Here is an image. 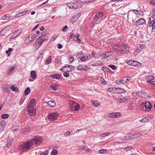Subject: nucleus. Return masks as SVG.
Returning <instances> with one entry per match:
<instances>
[{"mask_svg": "<svg viewBox=\"0 0 155 155\" xmlns=\"http://www.w3.org/2000/svg\"><path fill=\"white\" fill-rule=\"evenodd\" d=\"M42 140L41 137L38 136H35L33 139L20 145L19 146V148L22 152L26 151L29 149L31 147L33 146L34 144L37 145L40 144Z\"/></svg>", "mask_w": 155, "mask_h": 155, "instance_id": "f257e3e1", "label": "nucleus"}, {"mask_svg": "<svg viewBox=\"0 0 155 155\" xmlns=\"http://www.w3.org/2000/svg\"><path fill=\"white\" fill-rule=\"evenodd\" d=\"M117 46L118 48H115V51L116 52H122L124 51H128L129 49V46L127 44L125 43H120L118 44Z\"/></svg>", "mask_w": 155, "mask_h": 155, "instance_id": "f03ea898", "label": "nucleus"}, {"mask_svg": "<svg viewBox=\"0 0 155 155\" xmlns=\"http://www.w3.org/2000/svg\"><path fill=\"white\" fill-rule=\"evenodd\" d=\"M69 105L71 109L73 111H77L79 110L80 108L79 104L72 101L69 103Z\"/></svg>", "mask_w": 155, "mask_h": 155, "instance_id": "7ed1b4c3", "label": "nucleus"}, {"mask_svg": "<svg viewBox=\"0 0 155 155\" xmlns=\"http://www.w3.org/2000/svg\"><path fill=\"white\" fill-rule=\"evenodd\" d=\"M67 5L70 8L78 9L81 7V5L73 2L67 3Z\"/></svg>", "mask_w": 155, "mask_h": 155, "instance_id": "20e7f679", "label": "nucleus"}, {"mask_svg": "<svg viewBox=\"0 0 155 155\" xmlns=\"http://www.w3.org/2000/svg\"><path fill=\"white\" fill-rule=\"evenodd\" d=\"M103 15V14L102 12H100L97 13L95 15L94 18L93 22V23H95L97 20L101 18Z\"/></svg>", "mask_w": 155, "mask_h": 155, "instance_id": "39448f33", "label": "nucleus"}, {"mask_svg": "<svg viewBox=\"0 0 155 155\" xmlns=\"http://www.w3.org/2000/svg\"><path fill=\"white\" fill-rule=\"evenodd\" d=\"M58 116L57 113H52L48 116V118L51 121H54L57 119Z\"/></svg>", "mask_w": 155, "mask_h": 155, "instance_id": "423d86ee", "label": "nucleus"}, {"mask_svg": "<svg viewBox=\"0 0 155 155\" xmlns=\"http://www.w3.org/2000/svg\"><path fill=\"white\" fill-rule=\"evenodd\" d=\"M127 63L130 65L136 67H139L141 65L140 63L139 62L133 60L128 61Z\"/></svg>", "mask_w": 155, "mask_h": 155, "instance_id": "0eeeda50", "label": "nucleus"}, {"mask_svg": "<svg viewBox=\"0 0 155 155\" xmlns=\"http://www.w3.org/2000/svg\"><path fill=\"white\" fill-rule=\"evenodd\" d=\"M149 27H152V30L155 29V20L153 17L150 18V22L149 25Z\"/></svg>", "mask_w": 155, "mask_h": 155, "instance_id": "6e6552de", "label": "nucleus"}, {"mask_svg": "<svg viewBox=\"0 0 155 155\" xmlns=\"http://www.w3.org/2000/svg\"><path fill=\"white\" fill-rule=\"evenodd\" d=\"M27 110L30 115H33L36 113V110L34 109L33 107L28 106L27 107Z\"/></svg>", "mask_w": 155, "mask_h": 155, "instance_id": "1a4fd4ad", "label": "nucleus"}, {"mask_svg": "<svg viewBox=\"0 0 155 155\" xmlns=\"http://www.w3.org/2000/svg\"><path fill=\"white\" fill-rule=\"evenodd\" d=\"M38 35L34 33H32L28 35L27 38L29 40V42L31 43L33 41Z\"/></svg>", "mask_w": 155, "mask_h": 155, "instance_id": "9d476101", "label": "nucleus"}, {"mask_svg": "<svg viewBox=\"0 0 155 155\" xmlns=\"http://www.w3.org/2000/svg\"><path fill=\"white\" fill-rule=\"evenodd\" d=\"M120 116L121 114L119 112L110 113L108 115L109 117L111 118H117Z\"/></svg>", "mask_w": 155, "mask_h": 155, "instance_id": "9b49d317", "label": "nucleus"}, {"mask_svg": "<svg viewBox=\"0 0 155 155\" xmlns=\"http://www.w3.org/2000/svg\"><path fill=\"white\" fill-rule=\"evenodd\" d=\"M43 44V42L41 41V38H38L34 45L35 48L38 49Z\"/></svg>", "mask_w": 155, "mask_h": 155, "instance_id": "f8f14e48", "label": "nucleus"}, {"mask_svg": "<svg viewBox=\"0 0 155 155\" xmlns=\"http://www.w3.org/2000/svg\"><path fill=\"white\" fill-rule=\"evenodd\" d=\"M136 94L139 97L145 98L147 97V94L144 91H139L137 92Z\"/></svg>", "mask_w": 155, "mask_h": 155, "instance_id": "ddd939ff", "label": "nucleus"}, {"mask_svg": "<svg viewBox=\"0 0 155 155\" xmlns=\"http://www.w3.org/2000/svg\"><path fill=\"white\" fill-rule=\"evenodd\" d=\"M145 105V109H146L147 111H149L151 108L152 105L151 103L149 101H147L144 103Z\"/></svg>", "mask_w": 155, "mask_h": 155, "instance_id": "4468645a", "label": "nucleus"}, {"mask_svg": "<svg viewBox=\"0 0 155 155\" xmlns=\"http://www.w3.org/2000/svg\"><path fill=\"white\" fill-rule=\"evenodd\" d=\"M145 23V21L143 18H141L136 22V25L138 26L140 25H142Z\"/></svg>", "mask_w": 155, "mask_h": 155, "instance_id": "2eb2a0df", "label": "nucleus"}, {"mask_svg": "<svg viewBox=\"0 0 155 155\" xmlns=\"http://www.w3.org/2000/svg\"><path fill=\"white\" fill-rule=\"evenodd\" d=\"M21 31L20 30H18L16 31L13 34V35L11 38V39H13L17 37L21 32Z\"/></svg>", "mask_w": 155, "mask_h": 155, "instance_id": "dca6fc26", "label": "nucleus"}, {"mask_svg": "<svg viewBox=\"0 0 155 155\" xmlns=\"http://www.w3.org/2000/svg\"><path fill=\"white\" fill-rule=\"evenodd\" d=\"M50 76L56 79H59L60 78V74L58 73L50 74Z\"/></svg>", "mask_w": 155, "mask_h": 155, "instance_id": "f3484780", "label": "nucleus"}, {"mask_svg": "<svg viewBox=\"0 0 155 155\" xmlns=\"http://www.w3.org/2000/svg\"><path fill=\"white\" fill-rule=\"evenodd\" d=\"M131 78L130 77H124L122 78L121 79L122 83L124 84L127 82L131 80Z\"/></svg>", "mask_w": 155, "mask_h": 155, "instance_id": "a211bd4d", "label": "nucleus"}, {"mask_svg": "<svg viewBox=\"0 0 155 155\" xmlns=\"http://www.w3.org/2000/svg\"><path fill=\"white\" fill-rule=\"evenodd\" d=\"M13 142V139L12 138H8L7 140V146L8 148H10L12 146Z\"/></svg>", "mask_w": 155, "mask_h": 155, "instance_id": "6ab92c4d", "label": "nucleus"}, {"mask_svg": "<svg viewBox=\"0 0 155 155\" xmlns=\"http://www.w3.org/2000/svg\"><path fill=\"white\" fill-rule=\"evenodd\" d=\"M117 88L110 87L108 89V91L113 93H117Z\"/></svg>", "mask_w": 155, "mask_h": 155, "instance_id": "aec40b11", "label": "nucleus"}, {"mask_svg": "<svg viewBox=\"0 0 155 155\" xmlns=\"http://www.w3.org/2000/svg\"><path fill=\"white\" fill-rule=\"evenodd\" d=\"M30 75L31 78L34 79H35L36 78V73L35 71H32L30 73Z\"/></svg>", "mask_w": 155, "mask_h": 155, "instance_id": "412c9836", "label": "nucleus"}, {"mask_svg": "<svg viewBox=\"0 0 155 155\" xmlns=\"http://www.w3.org/2000/svg\"><path fill=\"white\" fill-rule=\"evenodd\" d=\"M10 88L13 91H15L16 92H19V89L16 87H15L13 85H12L11 86Z\"/></svg>", "mask_w": 155, "mask_h": 155, "instance_id": "4be33fe9", "label": "nucleus"}, {"mask_svg": "<svg viewBox=\"0 0 155 155\" xmlns=\"http://www.w3.org/2000/svg\"><path fill=\"white\" fill-rule=\"evenodd\" d=\"M71 67L70 69L69 70H67V72H70L73 70H74L75 69V67L73 66H72L71 65H68L65 66H64V68H67V67Z\"/></svg>", "mask_w": 155, "mask_h": 155, "instance_id": "5701e85b", "label": "nucleus"}, {"mask_svg": "<svg viewBox=\"0 0 155 155\" xmlns=\"http://www.w3.org/2000/svg\"><path fill=\"white\" fill-rule=\"evenodd\" d=\"M48 104L52 107H54L56 105V103L54 101H50L47 102Z\"/></svg>", "mask_w": 155, "mask_h": 155, "instance_id": "b1692460", "label": "nucleus"}, {"mask_svg": "<svg viewBox=\"0 0 155 155\" xmlns=\"http://www.w3.org/2000/svg\"><path fill=\"white\" fill-rule=\"evenodd\" d=\"M110 53H111L110 51L104 53L102 55V57L103 58H106L109 57L110 55Z\"/></svg>", "mask_w": 155, "mask_h": 155, "instance_id": "393cba45", "label": "nucleus"}, {"mask_svg": "<svg viewBox=\"0 0 155 155\" xmlns=\"http://www.w3.org/2000/svg\"><path fill=\"white\" fill-rule=\"evenodd\" d=\"M30 131V130L28 127H26L23 130L22 134L25 135L28 133Z\"/></svg>", "mask_w": 155, "mask_h": 155, "instance_id": "a878e982", "label": "nucleus"}, {"mask_svg": "<svg viewBox=\"0 0 155 155\" xmlns=\"http://www.w3.org/2000/svg\"><path fill=\"white\" fill-rule=\"evenodd\" d=\"M15 68V67H11L8 69V75H11L12 74L13 70Z\"/></svg>", "mask_w": 155, "mask_h": 155, "instance_id": "bb28decb", "label": "nucleus"}, {"mask_svg": "<svg viewBox=\"0 0 155 155\" xmlns=\"http://www.w3.org/2000/svg\"><path fill=\"white\" fill-rule=\"evenodd\" d=\"M10 17V15L7 14L4 15L3 16L2 18V19L4 20H7L9 19Z\"/></svg>", "mask_w": 155, "mask_h": 155, "instance_id": "cd10ccee", "label": "nucleus"}, {"mask_svg": "<svg viewBox=\"0 0 155 155\" xmlns=\"http://www.w3.org/2000/svg\"><path fill=\"white\" fill-rule=\"evenodd\" d=\"M133 12H135L136 14H137L138 15H142L143 14V13L142 12L137 10H133Z\"/></svg>", "mask_w": 155, "mask_h": 155, "instance_id": "c85d7f7f", "label": "nucleus"}, {"mask_svg": "<svg viewBox=\"0 0 155 155\" xmlns=\"http://www.w3.org/2000/svg\"><path fill=\"white\" fill-rule=\"evenodd\" d=\"M128 98L127 97H124L122 98H119L118 100V102L120 103L124 102L128 100Z\"/></svg>", "mask_w": 155, "mask_h": 155, "instance_id": "c756f323", "label": "nucleus"}, {"mask_svg": "<svg viewBox=\"0 0 155 155\" xmlns=\"http://www.w3.org/2000/svg\"><path fill=\"white\" fill-rule=\"evenodd\" d=\"M6 27L3 29L0 32V36L4 35L7 32V31L5 30Z\"/></svg>", "mask_w": 155, "mask_h": 155, "instance_id": "7c9ffc66", "label": "nucleus"}, {"mask_svg": "<svg viewBox=\"0 0 155 155\" xmlns=\"http://www.w3.org/2000/svg\"><path fill=\"white\" fill-rule=\"evenodd\" d=\"M5 124L6 122L5 121H2L0 123V127L2 129V130L4 128Z\"/></svg>", "mask_w": 155, "mask_h": 155, "instance_id": "2f4dec72", "label": "nucleus"}, {"mask_svg": "<svg viewBox=\"0 0 155 155\" xmlns=\"http://www.w3.org/2000/svg\"><path fill=\"white\" fill-rule=\"evenodd\" d=\"M50 87L54 91H57L58 89V87L56 84L50 85Z\"/></svg>", "mask_w": 155, "mask_h": 155, "instance_id": "473e14b6", "label": "nucleus"}, {"mask_svg": "<svg viewBox=\"0 0 155 155\" xmlns=\"http://www.w3.org/2000/svg\"><path fill=\"white\" fill-rule=\"evenodd\" d=\"M36 102V100L35 99H32L31 101H30V105L28 106H31L33 107L35 103Z\"/></svg>", "mask_w": 155, "mask_h": 155, "instance_id": "72a5a7b5", "label": "nucleus"}, {"mask_svg": "<svg viewBox=\"0 0 155 155\" xmlns=\"http://www.w3.org/2000/svg\"><path fill=\"white\" fill-rule=\"evenodd\" d=\"M117 93L119 94H121L124 93L125 92V91L123 89L120 88H117Z\"/></svg>", "mask_w": 155, "mask_h": 155, "instance_id": "f704fd0d", "label": "nucleus"}, {"mask_svg": "<svg viewBox=\"0 0 155 155\" xmlns=\"http://www.w3.org/2000/svg\"><path fill=\"white\" fill-rule=\"evenodd\" d=\"M120 139L121 140H130V137L129 136H125L124 137H120Z\"/></svg>", "mask_w": 155, "mask_h": 155, "instance_id": "c9c22d12", "label": "nucleus"}, {"mask_svg": "<svg viewBox=\"0 0 155 155\" xmlns=\"http://www.w3.org/2000/svg\"><path fill=\"white\" fill-rule=\"evenodd\" d=\"M30 89L29 87H27L25 91V95H28L30 92Z\"/></svg>", "mask_w": 155, "mask_h": 155, "instance_id": "e433bc0d", "label": "nucleus"}, {"mask_svg": "<svg viewBox=\"0 0 155 155\" xmlns=\"http://www.w3.org/2000/svg\"><path fill=\"white\" fill-rule=\"evenodd\" d=\"M99 153L101 154H105L107 153V151L106 149H101L99 150Z\"/></svg>", "mask_w": 155, "mask_h": 155, "instance_id": "4c0bfd02", "label": "nucleus"}, {"mask_svg": "<svg viewBox=\"0 0 155 155\" xmlns=\"http://www.w3.org/2000/svg\"><path fill=\"white\" fill-rule=\"evenodd\" d=\"M9 116V115L8 114H4L2 115L1 117L3 119H7Z\"/></svg>", "mask_w": 155, "mask_h": 155, "instance_id": "58836bf2", "label": "nucleus"}, {"mask_svg": "<svg viewBox=\"0 0 155 155\" xmlns=\"http://www.w3.org/2000/svg\"><path fill=\"white\" fill-rule=\"evenodd\" d=\"M95 0H79V1L81 2L85 3L87 2H93Z\"/></svg>", "mask_w": 155, "mask_h": 155, "instance_id": "ea45409f", "label": "nucleus"}, {"mask_svg": "<svg viewBox=\"0 0 155 155\" xmlns=\"http://www.w3.org/2000/svg\"><path fill=\"white\" fill-rule=\"evenodd\" d=\"M100 81L101 84L103 85H105L106 84V81L103 78L101 77L100 78Z\"/></svg>", "mask_w": 155, "mask_h": 155, "instance_id": "a19ab883", "label": "nucleus"}, {"mask_svg": "<svg viewBox=\"0 0 155 155\" xmlns=\"http://www.w3.org/2000/svg\"><path fill=\"white\" fill-rule=\"evenodd\" d=\"M51 56L49 57L48 59L45 61V64H47L50 63L51 61Z\"/></svg>", "mask_w": 155, "mask_h": 155, "instance_id": "79ce46f5", "label": "nucleus"}, {"mask_svg": "<svg viewBox=\"0 0 155 155\" xmlns=\"http://www.w3.org/2000/svg\"><path fill=\"white\" fill-rule=\"evenodd\" d=\"M79 37V35L78 34H75L74 35V37L72 38L73 41H77V38H78Z\"/></svg>", "mask_w": 155, "mask_h": 155, "instance_id": "37998d69", "label": "nucleus"}, {"mask_svg": "<svg viewBox=\"0 0 155 155\" xmlns=\"http://www.w3.org/2000/svg\"><path fill=\"white\" fill-rule=\"evenodd\" d=\"M110 132H107L102 134H101L100 136L102 137H105L109 135L110 134Z\"/></svg>", "mask_w": 155, "mask_h": 155, "instance_id": "c03bdc74", "label": "nucleus"}, {"mask_svg": "<svg viewBox=\"0 0 155 155\" xmlns=\"http://www.w3.org/2000/svg\"><path fill=\"white\" fill-rule=\"evenodd\" d=\"M90 69V68H89L88 66L87 65H86L84 67H82V68H81L80 69L81 70V71H87L88 70H89Z\"/></svg>", "mask_w": 155, "mask_h": 155, "instance_id": "a18cd8bd", "label": "nucleus"}, {"mask_svg": "<svg viewBox=\"0 0 155 155\" xmlns=\"http://www.w3.org/2000/svg\"><path fill=\"white\" fill-rule=\"evenodd\" d=\"M149 120L148 119H147L146 117H144L140 120V121L141 123L147 122Z\"/></svg>", "mask_w": 155, "mask_h": 155, "instance_id": "49530a36", "label": "nucleus"}, {"mask_svg": "<svg viewBox=\"0 0 155 155\" xmlns=\"http://www.w3.org/2000/svg\"><path fill=\"white\" fill-rule=\"evenodd\" d=\"M57 150L56 149H54L52 151L51 155H57Z\"/></svg>", "mask_w": 155, "mask_h": 155, "instance_id": "de8ad7c7", "label": "nucleus"}, {"mask_svg": "<svg viewBox=\"0 0 155 155\" xmlns=\"http://www.w3.org/2000/svg\"><path fill=\"white\" fill-rule=\"evenodd\" d=\"M129 137H130V140L137 138L138 137L137 134H132L130 136H129Z\"/></svg>", "mask_w": 155, "mask_h": 155, "instance_id": "09e8293b", "label": "nucleus"}, {"mask_svg": "<svg viewBox=\"0 0 155 155\" xmlns=\"http://www.w3.org/2000/svg\"><path fill=\"white\" fill-rule=\"evenodd\" d=\"M140 108L142 110H143L146 111H147L146 109H145V105L144 104V103H142L140 105Z\"/></svg>", "mask_w": 155, "mask_h": 155, "instance_id": "8fccbe9b", "label": "nucleus"}, {"mask_svg": "<svg viewBox=\"0 0 155 155\" xmlns=\"http://www.w3.org/2000/svg\"><path fill=\"white\" fill-rule=\"evenodd\" d=\"M108 66L111 68L113 70H116L117 69V67L114 65H109Z\"/></svg>", "mask_w": 155, "mask_h": 155, "instance_id": "3c124183", "label": "nucleus"}, {"mask_svg": "<svg viewBox=\"0 0 155 155\" xmlns=\"http://www.w3.org/2000/svg\"><path fill=\"white\" fill-rule=\"evenodd\" d=\"M68 26L67 25H65L64 26V27H63V28L62 29V31L63 32H65L68 29Z\"/></svg>", "mask_w": 155, "mask_h": 155, "instance_id": "603ef678", "label": "nucleus"}, {"mask_svg": "<svg viewBox=\"0 0 155 155\" xmlns=\"http://www.w3.org/2000/svg\"><path fill=\"white\" fill-rule=\"evenodd\" d=\"M13 50V49L12 48H9L8 50L6 51L5 52L7 54H9L10 52L12 51Z\"/></svg>", "mask_w": 155, "mask_h": 155, "instance_id": "864d4df0", "label": "nucleus"}, {"mask_svg": "<svg viewBox=\"0 0 155 155\" xmlns=\"http://www.w3.org/2000/svg\"><path fill=\"white\" fill-rule=\"evenodd\" d=\"M147 78H148V79L152 81L153 80H154V78L153 76L152 75H149L147 77Z\"/></svg>", "mask_w": 155, "mask_h": 155, "instance_id": "5fc2aeb1", "label": "nucleus"}, {"mask_svg": "<svg viewBox=\"0 0 155 155\" xmlns=\"http://www.w3.org/2000/svg\"><path fill=\"white\" fill-rule=\"evenodd\" d=\"M21 12L15 15V17L16 18H18L23 15V14H22Z\"/></svg>", "mask_w": 155, "mask_h": 155, "instance_id": "6e6d98bb", "label": "nucleus"}, {"mask_svg": "<svg viewBox=\"0 0 155 155\" xmlns=\"http://www.w3.org/2000/svg\"><path fill=\"white\" fill-rule=\"evenodd\" d=\"M48 153V151L46 150L44 152H42L40 153V155H47Z\"/></svg>", "mask_w": 155, "mask_h": 155, "instance_id": "4d7b16f0", "label": "nucleus"}, {"mask_svg": "<svg viewBox=\"0 0 155 155\" xmlns=\"http://www.w3.org/2000/svg\"><path fill=\"white\" fill-rule=\"evenodd\" d=\"M83 53L82 51H81L80 52H78L76 54V56L77 58H80V56L81 54H83Z\"/></svg>", "mask_w": 155, "mask_h": 155, "instance_id": "13d9d810", "label": "nucleus"}, {"mask_svg": "<svg viewBox=\"0 0 155 155\" xmlns=\"http://www.w3.org/2000/svg\"><path fill=\"white\" fill-rule=\"evenodd\" d=\"M69 73L66 72H64L63 74L64 76L66 77H69Z\"/></svg>", "mask_w": 155, "mask_h": 155, "instance_id": "bf43d9fd", "label": "nucleus"}, {"mask_svg": "<svg viewBox=\"0 0 155 155\" xmlns=\"http://www.w3.org/2000/svg\"><path fill=\"white\" fill-rule=\"evenodd\" d=\"M39 38H41V41L43 43L44 41H47L48 40V38H45L43 37H39Z\"/></svg>", "mask_w": 155, "mask_h": 155, "instance_id": "052dcab7", "label": "nucleus"}, {"mask_svg": "<svg viewBox=\"0 0 155 155\" xmlns=\"http://www.w3.org/2000/svg\"><path fill=\"white\" fill-rule=\"evenodd\" d=\"M150 3L151 5H155V0H151L150 1Z\"/></svg>", "mask_w": 155, "mask_h": 155, "instance_id": "680f3d73", "label": "nucleus"}, {"mask_svg": "<svg viewBox=\"0 0 155 155\" xmlns=\"http://www.w3.org/2000/svg\"><path fill=\"white\" fill-rule=\"evenodd\" d=\"M80 60L82 61H86L87 60V59H86L85 56H84L81 58L80 59Z\"/></svg>", "mask_w": 155, "mask_h": 155, "instance_id": "e2e57ef3", "label": "nucleus"}, {"mask_svg": "<svg viewBox=\"0 0 155 155\" xmlns=\"http://www.w3.org/2000/svg\"><path fill=\"white\" fill-rule=\"evenodd\" d=\"M132 147L130 146L129 147H125L124 149V150H130V149H132Z\"/></svg>", "mask_w": 155, "mask_h": 155, "instance_id": "0e129e2a", "label": "nucleus"}, {"mask_svg": "<svg viewBox=\"0 0 155 155\" xmlns=\"http://www.w3.org/2000/svg\"><path fill=\"white\" fill-rule=\"evenodd\" d=\"M82 66H83V65H82L79 64L78 66L77 67V69L79 70H81V69H80L81 68H82L83 67Z\"/></svg>", "mask_w": 155, "mask_h": 155, "instance_id": "69168bd1", "label": "nucleus"}, {"mask_svg": "<svg viewBox=\"0 0 155 155\" xmlns=\"http://www.w3.org/2000/svg\"><path fill=\"white\" fill-rule=\"evenodd\" d=\"M142 49L139 48H137L136 50V52L139 53L142 51Z\"/></svg>", "mask_w": 155, "mask_h": 155, "instance_id": "338daca9", "label": "nucleus"}, {"mask_svg": "<svg viewBox=\"0 0 155 155\" xmlns=\"http://www.w3.org/2000/svg\"><path fill=\"white\" fill-rule=\"evenodd\" d=\"M74 60V57H71L69 58V62L71 63Z\"/></svg>", "mask_w": 155, "mask_h": 155, "instance_id": "774afa93", "label": "nucleus"}]
</instances>
